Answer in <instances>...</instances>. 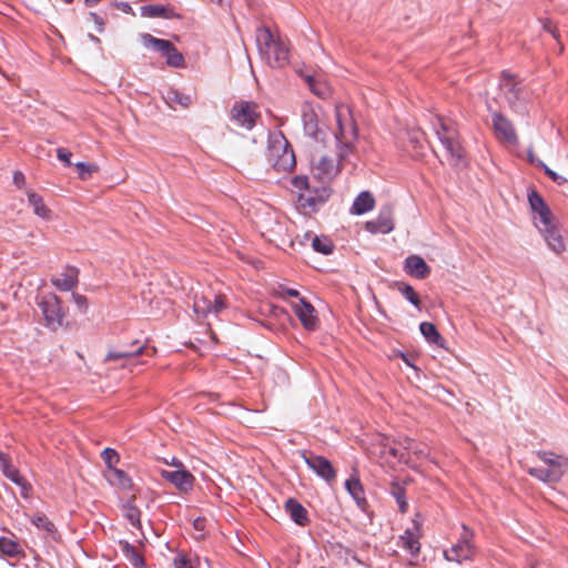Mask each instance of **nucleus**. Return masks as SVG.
I'll return each instance as SVG.
<instances>
[{
  "mask_svg": "<svg viewBox=\"0 0 568 568\" xmlns=\"http://www.w3.org/2000/svg\"><path fill=\"white\" fill-rule=\"evenodd\" d=\"M405 272L418 280L426 278L430 273V267L419 255H409L405 258L404 263Z\"/></svg>",
  "mask_w": 568,
  "mask_h": 568,
  "instance_id": "4be33fe9",
  "label": "nucleus"
},
{
  "mask_svg": "<svg viewBox=\"0 0 568 568\" xmlns=\"http://www.w3.org/2000/svg\"><path fill=\"white\" fill-rule=\"evenodd\" d=\"M302 456L306 465L318 476L325 480H332L335 478L336 473L328 459L313 454L307 455L306 453H303Z\"/></svg>",
  "mask_w": 568,
  "mask_h": 568,
  "instance_id": "6ab92c4d",
  "label": "nucleus"
},
{
  "mask_svg": "<svg viewBox=\"0 0 568 568\" xmlns=\"http://www.w3.org/2000/svg\"><path fill=\"white\" fill-rule=\"evenodd\" d=\"M493 128L497 139L506 144L516 145L518 135L510 120L498 112H493Z\"/></svg>",
  "mask_w": 568,
  "mask_h": 568,
  "instance_id": "4468645a",
  "label": "nucleus"
},
{
  "mask_svg": "<svg viewBox=\"0 0 568 568\" xmlns=\"http://www.w3.org/2000/svg\"><path fill=\"white\" fill-rule=\"evenodd\" d=\"M528 159L531 163H535L544 169L545 173L557 184H565L568 180L548 168L542 161L536 159L534 152L531 150L528 151Z\"/></svg>",
  "mask_w": 568,
  "mask_h": 568,
  "instance_id": "c9c22d12",
  "label": "nucleus"
},
{
  "mask_svg": "<svg viewBox=\"0 0 568 568\" xmlns=\"http://www.w3.org/2000/svg\"><path fill=\"white\" fill-rule=\"evenodd\" d=\"M561 169L562 170H568V155L566 156V160L564 161V163L561 164Z\"/></svg>",
  "mask_w": 568,
  "mask_h": 568,
  "instance_id": "0e129e2a",
  "label": "nucleus"
},
{
  "mask_svg": "<svg viewBox=\"0 0 568 568\" xmlns=\"http://www.w3.org/2000/svg\"><path fill=\"white\" fill-rule=\"evenodd\" d=\"M0 467L2 469V473H6L8 469L12 467L9 457L2 452H0Z\"/></svg>",
  "mask_w": 568,
  "mask_h": 568,
  "instance_id": "4d7b16f0",
  "label": "nucleus"
},
{
  "mask_svg": "<svg viewBox=\"0 0 568 568\" xmlns=\"http://www.w3.org/2000/svg\"><path fill=\"white\" fill-rule=\"evenodd\" d=\"M57 156L65 165L70 164L71 153L68 150H65V149H58L57 150Z\"/></svg>",
  "mask_w": 568,
  "mask_h": 568,
  "instance_id": "6e6d98bb",
  "label": "nucleus"
},
{
  "mask_svg": "<svg viewBox=\"0 0 568 568\" xmlns=\"http://www.w3.org/2000/svg\"><path fill=\"white\" fill-rule=\"evenodd\" d=\"M28 204L32 207L33 213L42 220H51L52 212L49 206L44 203L43 197L36 193L33 190L26 191Z\"/></svg>",
  "mask_w": 568,
  "mask_h": 568,
  "instance_id": "393cba45",
  "label": "nucleus"
},
{
  "mask_svg": "<svg viewBox=\"0 0 568 568\" xmlns=\"http://www.w3.org/2000/svg\"><path fill=\"white\" fill-rule=\"evenodd\" d=\"M334 138L337 143L339 160L343 161L353 152L357 140L355 121L349 108L345 104H338L335 108Z\"/></svg>",
  "mask_w": 568,
  "mask_h": 568,
  "instance_id": "f03ea898",
  "label": "nucleus"
},
{
  "mask_svg": "<svg viewBox=\"0 0 568 568\" xmlns=\"http://www.w3.org/2000/svg\"><path fill=\"white\" fill-rule=\"evenodd\" d=\"M200 566V560L196 559V565L193 560L190 558H186L185 556H178L174 559V567L175 568H197Z\"/></svg>",
  "mask_w": 568,
  "mask_h": 568,
  "instance_id": "3c124183",
  "label": "nucleus"
},
{
  "mask_svg": "<svg viewBox=\"0 0 568 568\" xmlns=\"http://www.w3.org/2000/svg\"><path fill=\"white\" fill-rule=\"evenodd\" d=\"M546 242L548 248L556 255H561L567 251V237L565 232L552 221L538 224L537 227Z\"/></svg>",
  "mask_w": 568,
  "mask_h": 568,
  "instance_id": "9d476101",
  "label": "nucleus"
},
{
  "mask_svg": "<svg viewBox=\"0 0 568 568\" xmlns=\"http://www.w3.org/2000/svg\"><path fill=\"white\" fill-rule=\"evenodd\" d=\"M105 476L110 484L121 489H130L132 487L131 478L121 469L111 468L106 471Z\"/></svg>",
  "mask_w": 568,
  "mask_h": 568,
  "instance_id": "7c9ffc66",
  "label": "nucleus"
},
{
  "mask_svg": "<svg viewBox=\"0 0 568 568\" xmlns=\"http://www.w3.org/2000/svg\"><path fill=\"white\" fill-rule=\"evenodd\" d=\"M369 454L374 457H378L379 463L389 468H394L397 464L406 462L405 453L389 445L388 439L383 435L376 437L375 443L369 449Z\"/></svg>",
  "mask_w": 568,
  "mask_h": 568,
  "instance_id": "6e6552de",
  "label": "nucleus"
},
{
  "mask_svg": "<svg viewBox=\"0 0 568 568\" xmlns=\"http://www.w3.org/2000/svg\"><path fill=\"white\" fill-rule=\"evenodd\" d=\"M0 552L8 557H14L20 552V546L17 541L8 537L0 538Z\"/></svg>",
  "mask_w": 568,
  "mask_h": 568,
  "instance_id": "ea45409f",
  "label": "nucleus"
},
{
  "mask_svg": "<svg viewBox=\"0 0 568 568\" xmlns=\"http://www.w3.org/2000/svg\"><path fill=\"white\" fill-rule=\"evenodd\" d=\"M63 1H64L65 3H70V2H71V0H63Z\"/></svg>",
  "mask_w": 568,
  "mask_h": 568,
  "instance_id": "774afa93",
  "label": "nucleus"
},
{
  "mask_svg": "<svg viewBox=\"0 0 568 568\" xmlns=\"http://www.w3.org/2000/svg\"><path fill=\"white\" fill-rule=\"evenodd\" d=\"M396 444L404 450L406 463L409 462L410 456H416L417 459L427 456V447L424 444H418L408 437H399Z\"/></svg>",
  "mask_w": 568,
  "mask_h": 568,
  "instance_id": "a878e982",
  "label": "nucleus"
},
{
  "mask_svg": "<svg viewBox=\"0 0 568 568\" xmlns=\"http://www.w3.org/2000/svg\"><path fill=\"white\" fill-rule=\"evenodd\" d=\"M256 43L262 58L271 67H283L288 62V49L286 44L275 37L268 28H260L256 31Z\"/></svg>",
  "mask_w": 568,
  "mask_h": 568,
  "instance_id": "7ed1b4c3",
  "label": "nucleus"
},
{
  "mask_svg": "<svg viewBox=\"0 0 568 568\" xmlns=\"http://www.w3.org/2000/svg\"><path fill=\"white\" fill-rule=\"evenodd\" d=\"M223 308H225V296L211 288L204 290L194 296L193 311L197 317L219 314Z\"/></svg>",
  "mask_w": 568,
  "mask_h": 568,
  "instance_id": "0eeeda50",
  "label": "nucleus"
},
{
  "mask_svg": "<svg viewBox=\"0 0 568 568\" xmlns=\"http://www.w3.org/2000/svg\"><path fill=\"white\" fill-rule=\"evenodd\" d=\"M463 532L457 542L452 547L444 550V557L447 561L456 562L458 565L464 561L473 560L476 548L474 545V531L466 525H462Z\"/></svg>",
  "mask_w": 568,
  "mask_h": 568,
  "instance_id": "423d86ee",
  "label": "nucleus"
},
{
  "mask_svg": "<svg viewBox=\"0 0 568 568\" xmlns=\"http://www.w3.org/2000/svg\"><path fill=\"white\" fill-rule=\"evenodd\" d=\"M312 247L316 252L327 255L333 252L334 244L332 240L327 236H314L312 240Z\"/></svg>",
  "mask_w": 568,
  "mask_h": 568,
  "instance_id": "58836bf2",
  "label": "nucleus"
},
{
  "mask_svg": "<svg viewBox=\"0 0 568 568\" xmlns=\"http://www.w3.org/2000/svg\"><path fill=\"white\" fill-rule=\"evenodd\" d=\"M528 473L541 481L550 483L549 469H547L545 465L540 467L529 468Z\"/></svg>",
  "mask_w": 568,
  "mask_h": 568,
  "instance_id": "de8ad7c7",
  "label": "nucleus"
},
{
  "mask_svg": "<svg viewBox=\"0 0 568 568\" xmlns=\"http://www.w3.org/2000/svg\"><path fill=\"white\" fill-rule=\"evenodd\" d=\"M73 306L75 307L79 314L85 315L89 310L88 300L83 295H74L73 294Z\"/></svg>",
  "mask_w": 568,
  "mask_h": 568,
  "instance_id": "8fccbe9b",
  "label": "nucleus"
},
{
  "mask_svg": "<svg viewBox=\"0 0 568 568\" xmlns=\"http://www.w3.org/2000/svg\"><path fill=\"white\" fill-rule=\"evenodd\" d=\"M163 40L164 39L155 38L150 33L140 34V41H141L142 45L146 49H152L154 51H158V48L160 45H163Z\"/></svg>",
  "mask_w": 568,
  "mask_h": 568,
  "instance_id": "37998d69",
  "label": "nucleus"
},
{
  "mask_svg": "<svg viewBox=\"0 0 568 568\" xmlns=\"http://www.w3.org/2000/svg\"><path fill=\"white\" fill-rule=\"evenodd\" d=\"M52 283L62 294H67L69 291H71V278L67 275L53 278Z\"/></svg>",
  "mask_w": 568,
  "mask_h": 568,
  "instance_id": "49530a36",
  "label": "nucleus"
},
{
  "mask_svg": "<svg viewBox=\"0 0 568 568\" xmlns=\"http://www.w3.org/2000/svg\"><path fill=\"white\" fill-rule=\"evenodd\" d=\"M539 457L547 469H549L550 483L558 481L568 469V458L565 456H557L552 453H542L539 454Z\"/></svg>",
  "mask_w": 568,
  "mask_h": 568,
  "instance_id": "a211bd4d",
  "label": "nucleus"
},
{
  "mask_svg": "<svg viewBox=\"0 0 568 568\" xmlns=\"http://www.w3.org/2000/svg\"><path fill=\"white\" fill-rule=\"evenodd\" d=\"M285 508L292 520L296 524L304 525L307 521L306 509L295 499H288L285 504Z\"/></svg>",
  "mask_w": 568,
  "mask_h": 568,
  "instance_id": "c756f323",
  "label": "nucleus"
},
{
  "mask_svg": "<svg viewBox=\"0 0 568 568\" xmlns=\"http://www.w3.org/2000/svg\"><path fill=\"white\" fill-rule=\"evenodd\" d=\"M435 132L447 152L448 160L453 164H457L463 159V151L456 140V132L454 128L442 119H437Z\"/></svg>",
  "mask_w": 568,
  "mask_h": 568,
  "instance_id": "1a4fd4ad",
  "label": "nucleus"
},
{
  "mask_svg": "<svg viewBox=\"0 0 568 568\" xmlns=\"http://www.w3.org/2000/svg\"><path fill=\"white\" fill-rule=\"evenodd\" d=\"M292 307L304 328L308 331L316 329L318 325V318L316 311L311 303L304 298H300L297 302L292 303Z\"/></svg>",
  "mask_w": 568,
  "mask_h": 568,
  "instance_id": "2eb2a0df",
  "label": "nucleus"
},
{
  "mask_svg": "<svg viewBox=\"0 0 568 568\" xmlns=\"http://www.w3.org/2000/svg\"><path fill=\"white\" fill-rule=\"evenodd\" d=\"M393 495L394 497L396 498V501L399 506V509L402 513H405L406 511V508H407V503L404 498V493L400 488H396L394 491H393Z\"/></svg>",
  "mask_w": 568,
  "mask_h": 568,
  "instance_id": "864d4df0",
  "label": "nucleus"
},
{
  "mask_svg": "<svg viewBox=\"0 0 568 568\" xmlns=\"http://www.w3.org/2000/svg\"><path fill=\"white\" fill-rule=\"evenodd\" d=\"M100 0H84L85 4L88 6H94L99 2Z\"/></svg>",
  "mask_w": 568,
  "mask_h": 568,
  "instance_id": "e2e57ef3",
  "label": "nucleus"
},
{
  "mask_svg": "<svg viewBox=\"0 0 568 568\" xmlns=\"http://www.w3.org/2000/svg\"><path fill=\"white\" fill-rule=\"evenodd\" d=\"M133 559H134L136 566H141L142 567V559H141V557H139L138 555L134 554L133 555Z\"/></svg>",
  "mask_w": 568,
  "mask_h": 568,
  "instance_id": "680f3d73",
  "label": "nucleus"
},
{
  "mask_svg": "<svg viewBox=\"0 0 568 568\" xmlns=\"http://www.w3.org/2000/svg\"><path fill=\"white\" fill-rule=\"evenodd\" d=\"M312 171L314 176L326 182L334 179L339 172V165L335 164L332 159L324 155L314 156L312 159Z\"/></svg>",
  "mask_w": 568,
  "mask_h": 568,
  "instance_id": "dca6fc26",
  "label": "nucleus"
},
{
  "mask_svg": "<svg viewBox=\"0 0 568 568\" xmlns=\"http://www.w3.org/2000/svg\"><path fill=\"white\" fill-rule=\"evenodd\" d=\"M124 548H125L126 550H132V548H131L128 544H125V545H124Z\"/></svg>",
  "mask_w": 568,
  "mask_h": 568,
  "instance_id": "69168bd1",
  "label": "nucleus"
},
{
  "mask_svg": "<svg viewBox=\"0 0 568 568\" xmlns=\"http://www.w3.org/2000/svg\"><path fill=\"white\" fill-rule=\"evenodd\" d=\"M165 8L161 6H144L141 8V14L148 18L165 17Z\"/></svg>",
  "mask_w": 568,
  "mask_h": 568,
  "instance_id": "a18cd8bd",
  "label": "nucleus"
},
{
  "mask_svg": "<svg viewBox=\"0 0 568 568\" xmlns=\"http://www.w3.org/2000/svg\"><path fill=\"white\" fill-rule=\"evenodd\" d=\"M422 335L429 342L439 347H444V338L437 331L436 326L429 322H423L419 325Z\"/></svg>",
  "mask_w": 568,
  "mask_h": 568,
  "instance_id": "473e14b6",
  "label": "nucleus"
},
{
  "mask_svg": "<svg viewBox=\"0 0 568 568\" xmlns=\"http://www.w3.org/2000/svg\"><path fill=\"white\" fill-rule=\"evenodd\" d=\"M31 521L36 527H38L49 534L53 532L54 525L48 519L47 516L40 515V514L34 515L31 518Z\"/></svg>",
  "mask_w": 568,
  "mask_h": 568,
  "instance_id": "c03bdc74",
  "label": "nucleus"
},
{
  "mask_svg": "<svg viewBox=\"0 0 568 568\" xmlns=\"http://www.w3.org/2000/svg\"><path fill=\"white\" fill-rule=\"evenodd\" d=\"M366 230L371 233L387 234L393 231L394 223L392 220L390 210H383L378 217L374 221H368L365 225Z\"/></svg>",
  "mask_w": 568,
  "mask_h": 568,
  "instance_id": "b1692460",
  "label": "nucleus"
},
{
  "mask_svg": "<svg viewBox=\"0 0 568 568\" xmlns=\"http://www.w3.org/2000/svg\"><path fill=\"white\" fill-rule=\"evenodd\" d=\"M146 352L145 345H132L130 349H112L105 355L106 362L123 361L122 366L135 364V358Z\"/></svg>",
  "mask_w": 568,
  "mask_h": 568,
  "instance_id": "412c9836",
  "label": "nucleus"
},
{
  "mask_svg": "<svg viewBox=\"0 0 568 568\" xmlns=\"http://www.w3.org/2000/svg\"><path fill=\"white\" fill-rule=\"evenodd\" d=\"M345 487H346L347 491L351 494V496L357 503H359L361 500L364 499V497H363V487H362L361 481H359L358 478L351 477L349 479L346 480Z\"/></svg>",
  "mask_w": 568,
  "mask_h": 568,
  "instance_id": "a19ab883",
  "label": "nucleus"
},
{
  "mask_svg": "<svg viewBox=\"0 0 568 568\" xmlns=\"http://www.w3.org/2000/svg\"><path fill=\"white\" fill-rule=\"evenodd\" d=\"M165 101L171 106L178 104L183 108H189L192 104V97L178 90L170 89L166 92Z\"/></svg>",
  "mask_w": 568,
  "mask_h": 568,
  "instance_id": "f704fd0d",
  "label": "nucleus"
},
{
  "mask_svg": "<svg viewBox=\"0 0 568 568\" xmlns=\"http://www.w3.org/2000/svg\"><path fill=\"white\" fill-rule=\"evenodd\" d=\"M375 204L374 197L368 192H362L354 201L352 213L361 215L373 210Z\"/></svg>",
  "mask_w": 568,
  "mask_h": 568,
  "instance_id": "c85d7f7f",
  "label": "nucleus"
},
{
  "mask_svg": "<svg viewBox=\"0 0 568 568\" xmlns=\"http://www.w3.org/2000/svg\"><path fill=\"white\" fill-rule=\"evenodd\" d=\"M267 159L277 171L290 172L295 168L294 152L282 132L268 134Z\"/></svg>",
  "mask_w": 568,
  "mask_h": 568,
  "instance_id": "20e7f679",
  "label": "nucleus"
},
{
  "mask_svg": "<svg viewBox=\"0 0 568 568\" xmlns=\"http://www.w3.org/2000/svg\"><path fill=\"white\" fill-rule=\"evenodd\" d=\"M124 517L133 527L140 528V510L133 505V498H130L122 507Z\"/></svg>",
  "mask_w": 568,
  "mask_h": 568,
  "instance_id": "4c0bfd02",
  "label": "nucleus"
},
{
  "mask_svg": "<svg viewBox=\"0 0 568 568\" xmlns=\"http://www.w3.org/2000/svg\"><path fill=\"white\" fill-rule=\"evenodd\" d=\"M62 303L63 297L52 293L44 295L39 303L47 324L53 329L62 325L64 317Z\"/></svg>",
  "mask_w": 568,
  "mask_h": 568,
  "instance_id": "9b49d317",
  "label": "nucleus"
},
{
  "mask_svg": "<svg viewBox=\"0 0 568 568\" xmlns=\"http://www.w3.org/2000/svg\"><path fill=\"white\" fill-rule=\"evenodd\" d=\"M166 464H169L172 467H174L175 468L174 470L185 469L183 463L180 459L174 458V457L170 462H166Z\"/></svg>",
  "mask_w": 568,
  "mask_h": 568,
  "instance_id": "13d9d810",
  "label": "nucleus"
},
{
  "mask_svg": "<svg viewBox=\"0 0 568 568\" xmlns=\"http://www.w3.org/2000/svg\"><path fill=\"white\" fill-rule=\"evenodd\" d=\"M398 290L407 301H409L415 307L420 310V300L418 297V294L413 288V286L408 284H402L398 287Z\"/></svg>",
  "mask_w": 568,
  "mask_h": 568,
  "instance_id": "79ce46f5",
  "label": "nucleus"
},
{
  "mask_svg": "<svg viewBox=\"0 0 568 568\" xmlns=\"http://www.w3.org/2000/svg\"><path fill=\"white\" fill-rule=\"evenodd\" d=\"M500 90L509 108L516 111L519 110L521 106L520 102L525 100V95L521 88L519 87V83L513 75L503 74L500 81Z\"/></svg>",
  "mask_w": 568,
  "mask_h": 568,
  "instance_id": "ddd939ff",
  "label": "nucleus"
},
{
  "mask_svg": "<svg viewBox=\"0 0 568 568\" xmlns=\"http://www.w3.org/2000/svg\"><path fill=\"white\" fill-rule=\"evenodd\" d=\"M541 24L544 31L550 33L555 40L559 41V31L551 20L544 19L541 20Z\"/></svg>",
  "mask_w": 568,
  "mask_h": 568,
  "instance_id": "603ef678",
  "label": "nucleus"
},
{
  "mask_svg": "<svg viewBox=\"0 0 568 568\" xmlns=\"http://www.w3.org/2000/svg\"><path fill=\"white\" fill-rule=\"evenodd\" d=\"M13 183L19 189H22L26 185V176L21 171L13 172Z\"/></svg>",
  "mask_w": 568,
  "mask_h": 568,
  "instance_id": "5fc2aeb1",
  "label": "nucleus"
},
{
  "mask_svg": "<svg viewBox=\"0 0 568 568\" xmlns=\"http://www.w3.org/2000/svg\"><path fill=\"white\" fill-rule=\"evenodd\" d=\"M161 476L182 493L192 490L195 481L194 476L186 468L181 470L162 469Z\"/></svg>",
  "mask_w": 568,
  "mask_h": 568,
  "instance_id": "f3484780",
  "label": "nucleus"
},
{
  "mask_svg": "<svg viewBox=\"0 0 568 568\" xmlns=\"http://www.w3.org/2000/svg\"><path fill=\"white\" fill-rule=\"evenodd\" d=\"M158 52H160L166 59V63L173 68H181L184 65V58L181 52L170 42L169 40H163V45L158 48Z\"/></svg>",
  "mask_w": 568,
  "mask_h": 568,
  "instance_id": "cd10ccee",
  "label": "nucleus"
},
{
  "mask_svg": "<svg viewBox=\"0 0 568 568\" xmlns=\"http://www.w3.org/2000/svg\"><path fill=\"white\" fill-rule=\"evenodd\" d=\"M193 525H194L195 529L202 530L204 528V520L201 518H197L194 520Z\"/></svg>",
  "mask_w": 568,
  "mask_h": 568,
  "instance_id": "052dcab7",
  "label": "nucleus"
},
{
  "mask_svg": "<svg viewBox=\"0 0 568 568\" xmlns=\"http://www.w3.org/2000/svg\"><path fill=\"white\" fill-rule=\"evenodd\" d=\"M419 528L414 524L412 528H407L399 537V547L408 551L412 556H416L420 549Z\"/></svg>",
  "mask_w": 568,
  "mask_h": 568,
  "instance_id": "5701e85b",
  "label": "nucleus"
},
{
  "mask_svg": "<svg viewBox=\"0 0 568 568\" xmlns=\"http://www.w3.org/2000/svg\"><path fill=\"white\" fill-rule=\"evenodd\" d=\"M528 202L531 211L534 212V222L536 227L538 224H545L552 221V214L542 197L535 191L528 194Z\"/></svg>",
  "mask_w": 568,
  "mask_h": 568,
  "instance_id": "aec40b11",
  "label": "nucleus"
},
{
  "mask_svg": "<svg viewBox=\"0 0 568 568\" xmlns=\"http://www.w3.org/2000/svg\"><path fill=\"white\" fill-rule=\"evenodd\" d=\"M102 458L108 465L109 469L114 468V465L119 462L118 453L112 448H105L102 452Z\"/></svg>",
  "mask_w": 568,
  "mask_h": 568,
  "instance_id": "09e8293b",
  "label": "nucleus"
},
{
  "mask_svg": "<svg viewBox=\"0 0 568 568\" xmlns=\"http://www.w3.org/2000/svg\"><path fill=\"white\" fill-rule=\"evenodd\" d=\"M211 1L215 2V3H220V4L223 2V0H211Z\"/></svg>",
  "mask_w": 568,
  "mask_h": 568,
  "instance_id": "338daca9",
  "label": "nucleus"
},
{
  "mask_svg": "<svg viewBox=\"0 0 568 568\" xmlns=\"http://www.w3.org/2000/svg\"><path fill=\"white\" fill-rule=\"evenodd\" d=\"M292 186L296 194V207L304 215L315 213L331 195V190L325 185L311 186L308 178L305 175L293 178Z\"/></svg>",
  "mask_w": 568,
  "mask_h": 568,
  "instance_id": "f257e3e1",
  "label": "nucleus"
},
{
  "mask_svg": "<svg viewBox=\"0 0 568 568\" xmlns=\"http://www.w3.org/2000/svg\"><path fill=\"white\" fill-rule=\"evenodd\" d=\"M281 295L283 297H285V296L298 297L300 293H298V291H296L294 288H283L282 292H281Z\"/></svg>",
  "mask_w": 568,
  "mask_h": 568,
  "instance_id": "bf43d9fd",
  "label": "nucleus"
},
{
  "mask_svg": "<svg viewBox=\"0 0 568 568\" xmlns=\"http://www.w3.org/2000/svg\"><path fill=\"white\" fill-rule=\"evenodd\" d=\"M305 81L308 84L311 91L322 99L327 98L332 92L328 83L320 78L306 75Z\"/></svg>",
  "mask_w": 568,
  "mask_h": 568,
  "instance_id": "2f4dec72",
  "label": "nucleus"
},
{
  "mask_svg": "<svg viewBox=\"0 0 568 568\" xmlns=\"http://www.w3.org/2000/svg\"><path fill=\"white\" fill-rule=\"evenodd\" d=\"M231 116L237 125L250 130L255 125L260 114L255 103L241 101L233 105Z\"/></svg>",
  "mask_w": 568,
  "mask_h": 568,
  "instance_id": "f8f14e48",
  "label": "nucleus"
},
{
  "mask_svg": "<svg viewBox=\"0 0 568 568\" xmlns=\"http://www.w3.org/2000/svg\"><path fill=\"white\" fill-rule=\"evenodd\" d=\"M302 123L305 134L316 142H324L327 128L320 106L305 103L302 106Z\"/></svg>",
  "mask_w": 568,
  "mask_h": 568,
  "instance_id": "39448f33",
  "label": "nucleus"
},
{
  "mask_svg": "<svg viewBox=\"0 0 568 568\" xmlns=\"http://www.w3.org/2000/svg\"><path fill=\"white\" fill-rule=\"evenodd\" d=\"M3 475L20 487L21 495L24 498L30 496L31 485L20 475L19 470L14 466L3 473Z\"/></svg>",
  "mask_w": 568,
  "mask_h": 568,
  "instance_id": "72a5a7b5",
  "label": "nucleus"
},
{
  "mask_svg": "<svg viewBox=\"0 0 568 568\" xmlns=\"http://www.w3.org/2000/svg\"><path fill=\"white\" fill-rule=\"evenodd\" d=\"M158 52H160L166 59V63L173 68H181L184 65V58L181 52L170 42L169 40H163V45L158 48Z\"/></svg>",
  "mask_w": 568,
  "mask_h": 568,
  "instance_id": "bb28decb",
  "label": "nucleus"
},
{
  "mask_svg": "<svg viewBox=\"0 0 568 568\" xmlns=\"http://www.w3.org/2000/svg\"><path fill=\"white\" fill-rule=\"evenodd\" d=\"M73 166L81 181L91 179L99 171V166L95 163L78 162Z\"/></svg>",
  "mask_w": 568,
  "mask_h": 568,
  "instance_id": "e433bc0d",
  "label": "nucleus"
}]
</instances>
